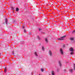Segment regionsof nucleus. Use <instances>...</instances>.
I'll list each match as a JSON object with an SVG mask.
<instances>
[{
  "label": "nucleus",
  "mask_w": 75,
  "mask_h": 75,
  "mask_svg": "<svg viewBox=\"0 0 75 75\" xmlns=\"http://www.w3.org/2000/svg\"><path fill=\"white\" fill-rule=\"evenodd\" d=\"M1 55V54L0 53V58H1L0 55Z\"/></svg>",
  "instance_id": "25"
},
{
  "label": "nucleus",
  "mask_w": 75,
  "mask_h": 75,
  "mask_svg": "<svg viewBox=\"0 0 75 75\" xmlns=\"http://www.w3.org/2000/svg\"><path fill=\"white\" fill-rule=\"evenodd\" d=\"M39 75H41V74H39Z\"/></svg>",
  "instance_id": "27"
},
{
  "label": "nucleus",
  "mask_w": 75,
  "mask_h": 75,
  "mask_svg": "<svg viewBox=\"0 0 75 75\" xmlns=\"http://www.w3.org/2000/svg\"><path fill=\"white\" fill-rule=\"evenodd\" d=\"M63 47H65V45H63Z\"/></svg>",
  "instance_id": "24"
},
{
  "label": "nucleus",
  "mask_w": 75,
  "mask_h": 75,
  "mask_svg": "<svg viewBox=\"0 0 75 75\" xmlns=\"http://www.w3.org/2000/svg\"><path fill=\"white\" fill-rule=\"evenodd\" d=\"M75 33V30H74L73 32H72V33Z\"/></svg>",
  "instance_id": "19"
},
{
  "label": "nucleus",
  "mask_w": 75,
  "mask_h": 75,
  "mask_svg": "<svg viewBox=\"0 0 75 75\" xmlns=\"http://www.w3.org/2000/svg\"><path fill=\"white\" fill-rule=\"evenodd\" d=\"M74 69H75V64H74Z\"/></svg>",
  "instance_id": "18"
},
{
  "label": "nucleus",
  "mask_w": 75,
  "mask_h": 75,
  "mask_svg": "<svg viewBox=\"0 0 75 75\" xmlns=\"http://www.w3.org/2000/svg\"><path fill=\"white\" fill-rule=\"evenodd\" d=\"M24 26H22V28H24Z\"/></svg>",
  "instance_id": "23"
},
{
  "label": "nucleus",
  "mask_w": 75,
  "mask_h": 75,
  "mask_svg": "<svg viewBox=\"0 0 75 75\" xmlns=\"http://www.w3.org/2000/svg\"><path fill=\"white\" fill-rule=\"evenodd\" d=\"M59 64L60 67H61V65H62V64L61 63V62H60V61H59Z\"/></svg>",
  "instance_id": "7"
},
{
  "label": "nucleus",
  "mask_w": 75,
  "mask_h": 75,
  "mask_svg": "<svg viewBox=\"0 0 75 75\" xmlns=\"http://www.w3.org/2000/svg\"><path fill=\"white\" fill-rule=\"evenodd\" d=\"M69 71L70 72H72V71H73L72 69H70L69 70Z\"/></svg>",
  "instance_id": "9"
},
{
  "label": "nucleus",
  "mask_w": 75,
  "mask_h": 75,
  "mask_svg": "<svg viewBox=\"0 0 75 75\" xmlns=\"http://www.w3.org/2000/svg\"><path fill=\"white\" fill-rule=\"evenodd\" d=\"M42 50L43 51H44V47L43 46L42 47Z\"/></svg>",
  "instance_id": "15"
},
{
  "label": "nucleus",
  "mask_w": 75,
  "mask_h": 75,
  "mask_svg": "<svg viewBox=\"0 0 75 75\" xmlns=\"http://www.w3.org/2000/svg\"><path fill=\"white\" fill-rule=\"evenodd\" d=\"M52 75H54V71H52Z\"/></svg>",
  "instance_id": "14"
},
{
  "label": "nucleus",
  "mask_w": 75,
  "mask_h": 75,
  "mask_svg": "<svg viewBox=\"0 0 75 75\" xmlns=\"http://www.w3.org/2000/svg\"><path fill=\"white\" fill-rule=\"evenodd\" d=\"M35 54L36 57H37V56H38V55H37V52H35Z\"/></svg>",
  "instance_id": "13"
},
{
  "label": "nucleus",
  "mask_w": 75,
  "mask_h": 75,
  "mask_svg": "<svg viewBox=\"0 0 75 75\" xmlns=\"http://www.w3.org/2000/svg\"><path fill=\"white\" fill-rule=\"evenodd\" d=\"M32 75H33V74L31 73Z\"/></svg>",
  "instance_id": "26"
},
{
  "label": "nucleus",
  "mask_w": 75,
  "mask_h": 75,
  "mask_svg": "<svg viewBox=\"0 0 75 75\" xmlns=\"http://www.w3.org/2000/svg\"><path fill=\"white\" fill-rule=\"evenodd\" d=\"M6 71H7V68L5 67L4 69V72H6Z\"/></svg>",
  "instance_id": "6"
},
{
  "label": "nucleus",
  "mask_w": 75,
  "mask_h": 75,
  "mask_svg": "<svg viewBox=\"0 0 75 75\" xmlns=\"http://www.w3.org/2000/svg\"><path fill=\"white\" fill-rule=\"evenodd\" d=\"M7 21H8L7 19V18H6V19H5V22H6V24H7Z\"/></svg>",
  "instance_id": "5"
},
{
  "label": "nucleus",
  "mask_w": 75,
  "mask_h": 75,
  "mask_svg": "<svg viewBox=\"0 0 75 75\" xmlns=\"http://www.w3.org/2000/svg\"><path fill=\"white\" fill-rule=\"evenodd\" d=\"M74 54V52H71L70 53V54L71 55H73V54Z\"/></svg>",
  "instance_id": "8"
},
{
  "label": "nucleus",
  "mask_w": 75,
  "mask_h": 75,
  "mask_svg": "<svg viewBox=\"0 0 75 75\" xmlns=\"http://www.w3.org/2000/svg\"><path fill=\"white\" fill-rule=\"evenodd\" d=\"M49 52L50 56H51L52 55V52H51V50H49Z\"/></svg>",
  "instance_id": "4"
},
{
  "label": "nucleus",
  "mask_w": 75,
  "mask_h": 75,
  "mask_svg": "<svg viewBox=\"0 0 75 75\" xmlns=\"http://www.w3.org/2000/svg\"><path fill=\"white\" fill-rule=\"evenodd\" d=\"M45 41L46 42H47L48 43V40L47 39V38H46L45 39Z\"/></svg>",
  "instance_id": "10"
},
{
  "label": "nucleus",
  "mask_w": 75,
  "mask_h": 75,
  "mask_svg": "<svg viewBox=\"0 0 75 75\" xmlns=\"http://www.w3.org/2000/svg\"><path fill=\"white\" fill-rule=\"evenodd\" d=\"M70 40H74V38H70Z\"/></svg>",
  "instance_id": "11"
},
{
  "label": "nucleus",
  "mask_w": 75,
  "mask_h": 75,
  "mask_svg": "<svg viewBox=\"0 0 75 75\" xmlns=\"http://www.w3.org/2000/svg\"><path fill=\"white\" fill-rule=\"evenodd\" d=\"M18 10H19V9H18V8H16V11H18Z\"/></svg>",
  "instance_id": "12"
},
{
  "label": "nucleus",
  "mask_w": 75,
  "mask_h": 75,
  "mask_svg": "<svg viewBox=\"0 0 75 75\" xmlns=\"http://www.w3.org/2000/svg\"><path fill=\"white\" fill-rule=\"evenodd\" d=\"M70 51H71V52H74V49H73V48H72V47H71L70 48Z\"/></svg>",
  "instance_id": "3"
},
{
  "label": "nucleus",
  "mask_w": 75,
  "mask_h": 75,
  "mask_svg": "<svg viewBox=\"0 0 75 75\" xmlns=\"http://www.w3.org/2000/svg\"><path fill=\"white\" fill-rule=\"evenodd\" d=\"M66 37V35H64L62 37H61V38L58 39V40H64V38Z\"/></svg>",
  "instance_id": "1"
},
{
  "label": "nucleus",
  "mask_w": 75,
  "mask_h": 75,
  "mask_svg": "<svg viewBox=\"0 0 75 75\" xmlns=\"http://www.w3.org/2000/svg\"><path fill=\"white\" fill-rule=\"evenodd\" d=\"M41 71L42 72H43V71H44V69H41Z\"/></svg>",
  "instance_id": "17"
},
{
  "label": "nucleus",
  "mask_w": 75,
  "mask_h": 75,
  "mask_svg": "<svg viewBox=\"0 0 75 75\" xmlns=\"http://www.w3.org/2000/svg\"><path fill=\"white\" fill-rule=\"evenodd\" d=\"M24 33H25L27 32V31H26V30L25 29H24Z\"/></svg>",
  "instance_id": "16"
},
{
  "label": "nucleus",
  "mask_w": 75,
  "mask_h": 75,
  "mask_svg": "<svg viewBox=\"0 0 75 75\" xmlns=\"http://www.w3.org/2000/svg\"><path fill=\"white\" fill-rule=\"evenodd\" d=\"M60 52L62 55L64 54V52H63V50L62 48L60 49Z\"/></svg>",
  "instance_id": "2"
},
{
  "label": "nucleus",
  "mask_w": 75,
  "mask_h": 75,
  "mask_svg": "<svg viewBox=\"0 0 75 75\" xmlns=\"http://www.w3.org/2000/svg\"><path fill=\"white\" fill-rule=\"evenodd\" d=\"M39 31H41V29L40 28H39Z\"/></svg>",
  "instance_id": "21"
},
{
  "label": "nucleus",
  "mask_w": 75,
  "mask_h": 75,
  "mask_svg": "<svg viewBox=\"0 0 75 75\" xmlns=\"http://www.w3.org/2000/svg\"><path fill=\"white\" fill-rule=\"evenodd\" d=\"M12 54H13V55H14V51H13L12 52Z\"/></svg>",
  "instance_id": "22"
},
{
  "label": "nucleus",
  "mask_w": 75,
  "mask_h": 75,
  "mask_svg": "<svg viewBox=\"0 0 75 75\" xmlns=\"http://www.w3.org/2000/svg\"><path fill=\"white\" fill-rule=\"evenodd\" d=\"M38 38L39 40H40V37L39 36H38Z\"/></svg>",
  "instance_id": "20"
}]
</instances>
